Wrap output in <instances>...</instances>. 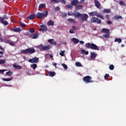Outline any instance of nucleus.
<instances>
[{
  "label": "nucleus",
  "instance_id": "nucleus-33",
  "mask_svg": "<svg viewBox=\"0 0 126 126\" xmlns=\"http://www.w3.org/2000/svg\"><path fill=\"white\" fill-rule=\"evenodd\" d=\"M2 80H3L4 81H11V80H12V78H3Z\"/></svg>",
  "mask_w": 126,
  "mask_h": 126
},
{
  "label": "nucleus",
  "instance_id": "nucleus-27",
  "mask_svg": "<svg viewBox=\"0 0 126 126\" xmlns=\"http://www.w3.org/2000/svg\"><path fill=\"white\" fill-rule=\"evenodd\" d=\"M91 59H95V58H96V53L91 52Z\"/></svg>",
  "mask_w": 126,
  "mask_h": 126
},
{
  "label": "nucleus",
  "instance_id": "nucleus-14",
  "mask_svg": "<svg viewBox=\"0 0 126 126\" xmlns=\"http://www.w3.org/2000/svg\"><path fill=\"white\" fill-rule=\"evenodd\" d=\"M35 16L38 19H42V18H43V14L41 12H37Z\"/></svg>",
  "mask_w": 126,
  "mask_h": 126
},
{
  "label": "nucleus",
  "instance_id": "nucleus-1",
  "mask_svg": "<svg viewBox=\"0 0 126 126\" xmlns=\"http://www.w3.org/2000/svg\"><path fill=\"white\" fill-rule=\"evenodd\" d=\"M74 16L75 17H81V20L82 22H84V21H87L88 20L89 16L87 14H81L80 13H76L74 14Z\"/></svg>",
  "mask_w": 126,
  "mask_h": 126
},
{
  "label": "nucleus",
  "instance_id": "nucleus-13",
  "mask_svg": "<svg viewBox=\"0 0 126 126\" xmlns=\"http://www.w3.org/2000/svg\"><path fill=\"white\" fill-rule=\"evenodd\" d=\"M79 3L78 0H73L71 1V4L74 6H76Z\"/></svg>",
  "mask_w": 126,
  "mask_h": 126
},
{
  "label": "nucleus",
  "instance_id": "nucleus-20",
  "mask_svg": "<svg viewBox=\"0 0 126 126\" xmlns=\"http://www.w3.org/2000/svg\"><path fill=\"white\" fill-rule=\"evenodd\" d=\"M47 25L48 26H54L55 25V23L52 20H50L48 22Z\"/></svg>",
  "mask_w": 126,
  "mask_h": 126
},
{
  "label": "nucleus",
  "instance_id": "nucleus-11",
  "mask_svg": "<svg viewBox=\"0 0 126 126\" xmlns=\"http://www.w3.org/2000/svg\"><path fill=\"white\" fill-rule=\"evenodd\" d=\"M94 4L97 7V8H98V9H100V6H101V3H100V2L98 1V0H94Z\"/></svg>",
  "mask_w": 126,
  "mask_h": 126
},
{
  "label": "nucleus",
  "instance_id": "nucleus-34",
  "mask_svg": "<svg viewBox=\"0 0 126 126\" xmlns=\"http://www.w3.org/2000/svg\"><path fill=\"white\" fill-rule=\"evenodd\" d=\"M68 22H70L71 23H75V20L72 19H68Z\"/></svg>",
  "mask_w": 126,
  "mask_h": 126
},
{
  "label": "nucleus",
  "instance_id": "nucleus-8",
  "mask_svg": "<svg viewBox=\"0 0 126 126\" xmlns=\"http://www.w3.org/2000/svg\"><path fill=\"white\" fill-rule=\"evenodd\" d=\"M4 19H8V17L6 15H4L2 18L0 17V22L4 25H8V23L7 22H4Z\"/></svg>",
  "mask_w": 126,
  "mask_h": 126
},
{
  "label": "nucleus",
  "instance_id": "nucleus-30",
  "mask_svg": "<svg viewBox=\"0 0 126 126\" xmlns=\"http://www.w3.org/2000/svg\"><path fill=\"white\" fill-rule=\"evenodd\" d=\"M115 19L116 20H119V19H123V17L121 16H115L114 17Z\"/></svg>",
  "mask_w": 126,
  "mask_h": 126
},
{
  "label": "nucleus",
  "instance_id": "nucleus-24",
  "mask_svg": "<svg viewBox=\"0 0 126 126\" xmlns=\"http://www.w3.org/2000/svg\"><path fill=\"white\" fill-rule=\"evenodd\" d=\"M72 40L73 41L74 44H78V43H79V40L76 39V38H73Z\"/></svg>",
  "mask_w": 126,
  "mask_h": 126
},
{
  "label": "nucleus",
  "instance_id": "nucleus-50",
  "mask_svg": "<svg viewBox=\"0 0 126 126\" xmlns=\"http://www.w3.org/2000/svg\"><path fill=\"white\" fill-rule=\"evenodd\" d=\"M84 1H85V0H80V1H79V3L80 4L83 3Z\"/></svg>",
  "mask_w": 126,
  "mask_h": 126
},
{
  "label": "nucleus",
  "instance_id": "nucleus-29",
  "mask_svg": "<svg viewBox=\"0 0 126 126\" xmlns=\"http://www.w3.org/2000/svg\"><path fill=\"white\" fill-rule=\"evenodd\" d=\"M13 31H14V32H20L21 29H20V28H16L14 29Z\"/></svg>",
  "mask_w": 126,
  "mask_h": 126
},
{
  "label": "nucleus",
  "instance_id": "nucleus-9",
  "mask_svg": "<svg viewBox=\"0 0 126 126\" xmlns=\"http://www.w3.org/2000/svg\"><path fill=\"white\" fill-rule=\"evenodd\" d=\"M40 49L41 51H49L51 49V46L50 45H40Z\"/></svg>",
  "mask_w": 126,
  "mask_h": 126
},
{
  "label": "nucleus",
  "instance_id": "nucleus-37",
  "mask_svg": "<svg viewBox=\"0 0 126 126\" xmlns=\"http://www.w3.org/2000/svg\"><path fill=\"white\" fill-rule=\"evenodd\" d=\"M115 42H118L119 43H122V39L121 38H115Z\"/></svg>",
  "mask_w": 126,
  "mask_h": 126
},
{
  "label": "nucleus",
  "instance_id": "nucleus-35",
  "mask_svg": "<svg viewBox=\"0 0 126 126\" xmlns=\"http://www.w3.org/2000/svg\"><path fill=\"white\" fill-rule=\"evenodd\" d=\"M5 63V60L0 59V64H4Z\"/></svg>",
  "mask_w": 126,
  "mask_h": 126
},
{
  "label": "nucleus",
  "instance_id": "nucleus-53",
  "mask_svg": "<svg viewBox=\"0 0 126 126\" xmlns=\"http://www.w3.org/2000/svg\"><path fill=\"white\" fill-rule=\"evenodd\" d=\"M107 24H112L113 22L111 21H108L107 22Z\"/></svg>",
  "mask_w": 126,
  "mask_h": 126
},
{
  "label": "nucleus",
  "instance_id": "nucleus-21",
  "mask_svg": "<svg viewBox=\"0 0 126 126\" xmlns=\"http://www.w3.org/2000/svg\"><path fill=\"white\" fill-rule=\"evenodd\" d=\"M41 14H42L43 17H47L48 16V12L46 10H44Z\"/></svg>",
  "mask_w": 126,
  "mask_h": 126
},
{
  "label": "nucleus",
  "instance_id": "nucleus-17",
  "mask_svg": "<svg viewBox=\"0 0 126 126\" xmlns=\"http://www.w3.org/2000/svg\"><path fill=\"white\" fill-rule=\"evenodd\" d=\"M54 39H48V42L50 44L54 46H57V42H54Z\"/></svg>",
  "mask_w": 126,
  "mask_h": 126
},
{
  "label": "nucleus",
  "instance_id": "nucleus-64",
  "mask_svg": "<svg viewBox=\"0 0 126 126\" xmlns=\"http://www.w3.org/2000/svg\"><path fill=\"white\" fill-rule=\"evenodd\" d=\"M65 45L66 44V42L64 41V43L63 42Z\"/></svg>",
  "mask_w": 126,
  "mask_h": 126
},
{
  "label": "nucleus",
  "instance_id": "nucleus-22",
  "mask_svg": "<svg viewBox=\"0 0 126 126\" xmlns=\"http://www.w3.org/2000/svg\"><path fill=\"white\" fill-rule=\"evenodd\" d=\"M103 13H110L111 12V9H104L102 11Z\"/></svg>",
  "mask_w": 126,
  "mask_h": 126
},
{
  "label": "nucleus",
  "instance_id": "nucleus-3",
  "mask_svg": "<svg viewBox=\"0 0 126 126\" xmlns=\"http://www.w3.org/2000/svg\"><path fill=\"white\" fill-rule=\"evenodd\" d=\"M36 50H35V49L34 48H29L25 50H23L21 51V53L22 54H29V55H32V54H34V53H35Z\"/></svg>",
  "mask_w": 126,
  "mask_h": 126
},
{
  "label": "nucleus",
  "instance_id": "nucleus-44",
  "mask_svg": "<svg viewBox=\"0 0 126 126\" xmlns=\"http://www.w3.org/2000/svg\"><path fill=\"white\" fill-rule=\"evenodd\" d=\"M114 68H115V66H114V65H110L109 69H110V70H114Z\"/></svg>",
  "mask_w": 126,
  "mask_h": 126
},
{
  "label": "nucleus",
  "instance_id": "nucleus-32",
  "mask_svg": "<svg viewBox=\"0 0 126 126\" xmlns=\"http://www.w3.org/2000/svg\"><path fill=\"white\" fill-rule=\"evenodd\" d=\"M12 72L11 71H9L6 73V75H7L8 76H11L12 75Z\"/></svg>",
  "mask_w": 126,
  "mask_h": 126
},
{
  "label": "nucleus",
  "instance_id": "nucleus-51",
  "mask_svg": "<svg viewBox=\"0 0 126 126\" xmlns=\"http://www.w3.org/2000/svg\"><path fill=\"white\" fill-rule=\"evenodd\" d=\"M105 17L108 20L109 18H110V15H109V14H107L106 15Z\"/></svg>",
  "mask_w": 126,
  "mask_h": 126
},
{
  "label": "nucleus",
  "instance_id": "nucleus-19",
  "mask_svg": "<svg viewBox=\"0 0 126 126\" xmlns=\"http://www.w3.org/2000/svg\"><path fill=\"white\" fill-rule=\"evenodd\" d=\"M54 2H56V3L62 2V3H63V4H65L66 3L65 0H57H57H55Z\"/></svg>",
  "mask_w": 126,
  "mask_h": 126
},
{
  "label": "nucleus",
  "instance_id": "nucleus-2",
  "mask_svg": "<svg viewBox=\"0 0 126 126\" xmlns=\"http://www.w3.org/2000/svg\"><path fill=\"white\" fill-rule=\"evenodd\" d=\"M85 47L87 49H91L92 50H95L99 51V47L94 43H87L85 44Z\"/></svg>",
  "mask_w": 126,
  "mask_h": 126
},
{
  "label": "nucleus",
  "instance_id": "nucleus-26",
  "mask_svg": "<svg viewBox=\"0 0 126 126\" xmlns=\"http://www.w3.org/2000/svg\"><path fill=\"white\" fill-rule=\"evenodd\" d=\"M31 67L32 68V69H33L34 70H35V69H36V68H37V64H32L31 65Z\"/></svg>",
  "mask_w": 126,
  "mask_h": 126
},
{
  "label": "nucleus",
  "instance_id": "nucleus-25",
  "mask_svg": "<svg viewBox=\"0 0 126 126\" xmlns=\"http://www.w3.org/2000/svg\"><path fill=\"white\" fill-rule=\"evenodd\" d=\"M82 8H83V6L81 5H77L75 7L76 10H79V9H82Z\"/></svg>",
  "mask_w": 126,
  "mask_h": 126
},
{
  "label": "nucleus",
  "instance_id": "nucleus-49",
  "mask_svg": "<svg viewBox=\"0 0 126 126\" xmlns=\"http://www.w3.org/2000/svg\"><path fill=\"white\" fill-rule=\"evenodd\" d=\"M69 33H71V34H73V33H74V31H73V30H70Z\"/></svg>",
  "mask_w": 126,
  "mask_h": 126
},
{
  "label": "nucleus",
  "instance_id": "nucleus-4",
  "mask_svg": "<svg viewBox=\"0 0 126 126\" xmlns=\"http://www.w3.org/2000/svg\"><path fill=\"white\" fill-rule=\"evenodd\" d=\"M89 15H90V16H96V17H98L102 20H104V19H105L104 16L99 14V13H98L97 11L90 12L89 13Z\"/></svg>",
  "mask_w": 126,
  "mask_h": 126
},
{
  "label": "nucleus",
  "instance_id": "nucleus-18",
  "mask_svg": "<svg viewBox=\"0 0 126 126\" xmlns=\"http://www.w3.org/2000/svg\"><path fill=\"white\" fill-rule=\"evenodd\" d=\"M30 36H33L32 37V39H37V38H38V37H39V34L38 33H35V34H32V33H31L29 34Z\"/></svg>",
  "mask_w": 126,
  "mask_h": 126
},
{
  "label": "nucleus",
  "instance_id": "nucleus-47",
  "mask_svg": "<svg viewBox=\"0 0 126 126\" xmlns=\"http://www.w3.org/2000/svg\"><path fill=\"white\" fill-rule=\"evenodd\" d=\"M109 77H110V75H109L108 74H106L104 76V79H107Z\"/></svg>",
  "mask_w": 126,
  "mask_h": 126
},
{
  "label": "nucleus",
  "instance_id": "nucleus-45",
  "mask_svg": "<svg viewBox=\"0 0 126 126\" xmlns=\"http://www.w3.org/2000/svg\"><path fill=\"white\" fill-rule=\"evenodd\" d=\"M62 66H63V68L65 69H67V65L64 63H62Z\"/></svg>",
  "mask_w": 126,
  "mask_h": 126
},
{
  "label": "nucleus",
  "instance_id": "nucleus-63",
  "mask_svg": "<svg viewBox=\"0 0 126 126\" xmlns=\"http://www.w3.org/2000/svg\"><path fill=\"white\" fill-rule=\"evenodd\" d=\"M68 15H69V16H70V15H71V14H70V13H68Z\"/></svg>",
  "mask_w": 126,
  "mask_h": 126
},
{
  "label": "nucleus",
  "instance_id": "nucleus-58",
  "mask_svg": "<svg viewBox=\"0 0 126 126\" xmlns=\"http://www.w3.org/2000/svg\"><path fill=\"white\" fill-rule=\"evenodd\" d=\"M72 28L74 30H76V28L75 27V26H73Z\"/></svg>",
  "mask_w": 126,
  "mask_h": 126
},
{
  "label": "nucleus",
  "instance_id": "nucleus-16",
  "mask_svg": "<svg viewBox=\"0 0 126 126\" xmlns=\"http://www.w3.org/2000/svg\"><path fill=\"white\" fill-rule=\"evenodd\" d=\"M13 67L15 69H19V70H20V69H22V66L19 65H15V64H13Z\"/></svg>",
  "mask_w": 126,
  "mask_h": 126
},
{
  "label": "nucleus",
  "instance_id": "nucleus-5",
  "mask_svg": "<svg viewBox=\"0 0 126 126\" xmlns=\"http://www.w3.org/2000/svg\"><path fill=\"white\" fill-rule=\"evenodd\" d=\"M91 23H97V24H101L102 23V21L101 19H99L98 18H96L95 17H93L90 19Z\"/></svg>",
  "mask_w": 126,
  "mask_h": 126
},
{
  "label": "nucleus",
  "instance_id": "nucleus-12",
  "mask_svg": "<svg viewBox=\"0 0 126 126\" xmlns=\"http://www.w3.org/2000/svg\"><path fill=\"white\" fill-rule=\"evenodd\" d=\"M48 30V28L47 26L44 25L40 26V31H42V32H45Z\"/></svg>",
  "mask_w": 126,
  "mask_h": 126
},
{
  "label": "nucleus",
  "instance_id": "nucleus-43",
  "mask_svg": "<svg viewBox=\"0 0 126 126\" xmlns=\"http://www.w3.org/2000/svg\"><path fill=\"white\" fill-rule=\"evenodd\" d=\"M61 15L62 17H66L67 14L66 13L62 12L61 13Z\"/></svg>",
  "mask_w": 126,
  "mask_h": 126
},
{
  "label": "nucleus",
  "instance_id": "nucleus-7",
  "mask_svg": "<svg viewBox=\"0 0 126 126\" xmlns=\"http://www.w3.org/2000/svg\"><path fill=\"white\" fill-rule=\"evenodd\" d=\"M102 33H104L106 34L103 35L104 38H109L110 37V30L107 29H102L101 30Z\"/></svg>",
  "mask_w": 126,
  "mask_h": 126
},
{
  "label": "nucleus",
  "instance_id": "nucleus-55",
  "mask_svg": "<svg viewBox=\"0 0 126 126\" xmlns=\"http://www.w3.org/2000/svg\"><path fill=\"white\" fill-rule=\"evenodd\" d=\"M80 43L81 45H83V44H84V41H80Z\"/></svg>",
  "mask_w": 126,
  "mask_h": 126
},
{
  "label": "nucleus",
  "instance_id": "nucleus-36",
  "mask_svg": "<svg viewBox=\"0 0 126 126\" xmlns=\"http://www.w3.org/2000/svg\"><path fill=\"white\" fill-rule=\"evenodd\" d=\"M119 3L120 5H122V6H126V2L124 1H120Z\"/></svg>",
  "mask_w": 126,
  "mask_h": 126
},
{
  "label": "nucleus",
  "instance_id": "nucleus-10",
  "mask_svg": "<svg viewBox=\"0 0 126 126\" xmlns=\"http://www.w3.org/2000/svg\"><path fill=\"white\" fill-rule=\"evenodd\" d=\"M39 62V58L37 57H34L33 59H30L28 60L29 63H37Z\"/></svg>",
  "mask_w": 126,
  "mask_h": 126
},
{
  "label": "nucleus",
  "instance_id": "nucleus-23",
  "mask_svg": "<svg viewBox=\"0 0 126 126\" xmlns=\"http://www.w3.org/2000/svg\"><path fill=\"white\" fill-rule=\"evenodd\" d=\"M48 74L49 76H51V77H53V76H55V75H56V72L49 71L48 72Z\"/></svg>",
  "mask_w": 126,
  "mask_h": 126
},
{
  "label": "nucleus",
  "instance_id": "nucleus-62",
  "mask_svg": "<svg viewBox=\"0 0 126 126\" xmlns=\"http://www.w3.org/2000/svg\"><path fill=\"white\" fill-rule=\"evenodd\" d=\"M0 55H3V52H2V51H0Z\"/></svg>",
  "mask_w": 126,
  "mask_h": 126
},
{
  "label": "nucleus",
  "instance_id": "nucleus-54",
  "mask_svg": "<svg viewBox=\"0 0 126 126\" xmlns=\"http://www.w3.org/2000/svg\"><path fill=\"white\" fill-rule=\"evenodd\" d=\"M5 70H0V73H3Z\"/></svg>",
  "mask_w": 126,
  "mask_h": 126
},
{
  "label": "nucleus",
  "instance_id": "nucleus-28",
  "mask_svg": "<svg viewBox=\"0 0 126 126\" xmlns=\"http://www.w3.org/2000/svg\"><path fill=\"white\" fill-rule=\"evenodd\" d=\"M29 32L30 33H32V34L35 33V29L34 28H30L29 29Z\"/></svg>",
  "mask_w": 126,
  "mask_h": 126
},
{
  "label": "nucleus",
  "instance_id": "nucleus-52",
  "mask_svg": "<svg viewBox=\"0 0 126 126\" xmlns=\"http://www.w3.org/2000/svg\"><path fill=\"white\" fill-rule=\"evenodd\" d=\"M55 9H56V10L58 11L59 10H60L61 9V8H60V7L57 6V7H56Z\"/></svg>",
  "mask_w": 126,
  "mask_h": 126
},
{
  "label": "nucleus",
  "instance_id": "nucleus-15",
  "mask_svg": "<svg viewBox=\"0 0 126 126\" xmlns=\"http://www.w3.org/2000/svg\"><path fill=\"white\" fill-rule=\"evenodd\" d=\"M35 17H36V15H35L34 14H32L30 16H28L27 18V19H29V20H33Z\"/></svg>",
  "mask_w": 126,
  "mask_h": 126
},
{
  "label": "nucleus",
  "instance_id": "nucleus-57",
  "mask_svg": "<svg viewBox=\"0 0 126 126\" xmlns=\"http://www.w3.org/2000/svg\"><path fill=\"white\" fill-rule=\"evenodd\" d=\"M0 42H3V39L1 37H0Z\"/></svg>",
  "mask_w": 126,
  "mask_h": 126
},
{
  "label": "nucleus",
  "instance_id": "nucleus-42",
  "mask_svg": "<svg viewBox=\"0 0 126 126\" xmlns=\"http://www.w3.org/2000/svg\"><path fill=\"white\" fill-rule=\"evenodd\" d=\"M9 45H10V46H12L13 47H15V43H14V42L13 41L9 42Z\"/></svg>",
  "mask_w": 126,
  "mask_h": 126
},
{
  "label": "nucleus",
  "instance_id": "nucleus-61",
  "mask_svg": "<svg viewBox=\"0 0 126 126\" xmlns=\"http://www.w3.org/2000/svg\"><path fill=\"white\" fill-rule=\"evenodd\" d=\"M51 0V2H55V0H56V1L58 2V0Z\"/></svg>",
  "mask_w": 126,
  "mask_h": 126
},
{
  "label": "nucleus",
  "instance_id": "nucleus-56",
  "mask_svg": "<svg viewBox=\"0 0 126 126\" xmlns=\"http://www.w3.org/2000/svg\"><path fill=\"white\" fill-rule=\"evenodd\" d=\"M53 65L56 68H57V63H54Z\"/></svg>",
  "mask_w": 126,
  "mask_h": 126
},
{
  "label": "nucleus",
  "instance_id": "nucleus-40",
  "mask_svg": "<svg viewBox=\"0 0 126 126\" xmlns=\"http://www.w3.org/2000/svg\"><path fill=\"white\" fill-rule=\"evenodd\" d=\"M82 54H84L85 55H88V54H89V52L88 51H85V50H82Z\"/></svg>",
  "mask_w": 126,
  "mask_h": 126
},
{
  "label": "nucleus",
  "instance_id": "nucleus-6",
  "mask_svg": "<svg viewBox=\"0 0 126 126\" xmlns=\"http://www.w3.org/2000/svg\"><path fill=\"white\" fill-rule=\"evenodd\" d=\"M83 81L85 82V83H93V82H94V81L92 80V77L90 76L84 77Z\"/></svg>",
  "mask_w": 126,
  "mask_h": 126
},
{
  "label": "nucleus",
  "instance_id": "nucleus-48",
  "mask_svg": "<svg viewBox=\"0 0 126 126\" xmlns=\"http://www.w3.org/2000/svg\"><path fill=\"white\" fill-rule=\"evenodd\" d=\"M3 42H4L5 43L9 44L10 41H9V40L5 39L4 40H3Z\"/></svg>",
  "mask_w": 126,
  "mask_h": 126
},
{
  "label": "nucleus",
  "instance_id": "nucleus-60",
  "mask_svg": "<svg viewBox=\"0 0 126 126\" xmlns=\"http://www.w3.org/2000/svg\"><path fill=\"white\" fill-rule=\"evenodd\" d=\"M54 56H53V55L51 54L50 55V58H51V59H53Z\"/></svg>",
  "mask_w": 126,
  "mask_h": 126
},
{
  "label": "nucleus",
  "instance_id": "nucleus-39",
  "mask_svg": "<svg viewBox=\"0 0 126 126\" xmlns=\"http://www.w3.org/2000/svg\"><path fill=\"white\" fill-rule=\"evenodd\" d=\"M61 53H60V56L62 57H64V53H65V51H61Z\"/></svg>",
  "mask_w": 126,
  "mask_h": 126
},
{
  "label": "nucleus",
  "instance_id": "nucleus-46",
  "mask_svg": "<svg viewBox=\"0 0 126 126\" xmlns=\"http://www.w3.org/2000/svg\"><path fill=\"white\" fill-rule=\"evenodd\" d=\"M20 25L21 27H24L25 28L26 27V25L24 24L23 23H20Z\"/></svg>",
  "mask_w": 126,
  "mask_h": 126
},
{
  "label": "nucleus",
  "instance_id": "nucleus-31",
  "mask_svg": "<svg viewBox=\"0 0 126 126\" xmlns=\"http://www.w3.org/2000/svg\"><path fill=\"white\" fill-rule=\"evenodd\" d=\"M75 65H76V66H78L79 67L82 66V64H81V63H80L79 62H76Z\"/></svg>",
  "mask_w": 126,
  "mask_h": 126
},
{
  "label": "nucleus",
  "instance_id": "nucleus-59",
  "mask_svg": "<svg viewBox=\"0 0 126 126\" xmlns=\"http://www.w3.org/2000/svg\"><path fill=\"white\" fill-rule=\"evenodd\" d=\"M0 50H1V51H3V48L0 46Z\"/></svg>",
  "mask_w": 126,
  "mask_h": 126
},
{
  "label": "nucleus",
  "instance_id": "nucleus-38",
  "mask_svg": "<svg viewBox=\"0 0 126 126\" xmlns=\"http://www.w3.org/2000/svg\"><path fill=\"white\" fill-rule=\"evenodd\" d=\"M72 5H72L71 4H67V5H66V7L67 8H68V9H70V8H72V7H73Z\"/></svg>",
  "mask_w": 126,
  "mask_h": 126
},
{
  "label": "nucleus",
  "instance_id": "nucleus-41",
  "mask_svg": "<svg viewBox=\"0 0 126 126\" xmlns=\"http://www.w3.org/2000/svg\"><path fill=\"white\" fill-rule=\"evenodd\" d=\"M43 7H46V4H40L39 6V8H43Z\"/></svg>",
  "mask_w": 126,
  "mask_h": 126
}]
</instances>
